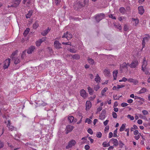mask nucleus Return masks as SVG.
Wrapping results in <instances>:
<instances>
[{
  "label": "nucleus",
  "mask_w": 150,
  "mask_h": 150,
  "mask_svg": "<svg viewBox=\"0 0 150 150\" xmlns=\"http://www.w3.org/2000/svg\"><path fill=\"white\" fill-rule=\"evenodd\" d=\"M146 74H148L149 73L148 70L146 69V68L144 69V70H142Z\"/></svg>",
  "instance_id": "0e129e2a"
},
{
  "label": "nucleus",
  "mask_w": 150,
  "mask_h": 150,
  "mask_svg": "<svg viewBox=\"0 0 150 150\" xmlns=\"http://www.w3.org/2000/svg\"><path fill=\"white\" fill-rule=\"evenodd\" d=\"M102 135V134L100 132H98L96 135L97 137L98 138L101 137Z\"/></svg>",
  "instance_id": "c03bdc74"
},
{
  "label": "nucleus",
  "mask_w": 150,
  "mask_h": 150,
  "mask_svg": "<svg viewBox=\"0 0 150 150\" xmlns=\"http://www.w3.org/2000/svg\"><path fill=\"white\" fill-rule=\"evenodd\" d=\"M62 44L64 45H71V43L70 42H63L62 43Z\"/></svg>",
  "instance_id": "4d7b16f0"
},
{
  "label": "nucleus",
  "mask_w": 150,
  "mask_h": 150,
  "mask_svg": "<svg viewBox=\"0 0 150 150\" xmlns=\"http://www.w3.org/2000/svg\"><path fill=\"white\" fill-rule=\"evenodd\" d=\"M127 117L128 118L130 119L131 120H133L134 119V117L133 116H131L130 115H127Z\"/></svg>",
  "instance_id": "a18cd8bd"
},
{
  "label": "nucleus",
  "mask_w": 150,
  "mask_h": 150,
  "mask_svg": "<svg viewBox=\"0 0 150 150\" xmlns=\"http://www.w3.org/2000/svg\"><path fill=\"white\" fill-rule=\"evenodd\" d=\"M55 3L57 5L59 4L61 1V0H55Z\"/></svg>",
  "instance_id": "13d9d810"
},
{
  "label": "nucleus",
  "mask_w": 150,
  "mask_h": 150,
  "mask_svg": "<svg viewBox=\"0 0 150 150\" xmlns=\"http://www.w3.org/2000/svg\"><path fill=\"white\" fill-rule=\"evenodd\" d=\"M4 145L3 142L0 140V149L3 147L4 146Z\"/></svg>",
  "instance_id": "603ef678"
},
{
  "label": "nucleus",
  "mask_w": 150,
  "mask_h": 150,
  "mask_svg": "<svg viewBox=\"0 0 150 150\" xmlns=\"http://www.w3.org/2000/svg\"><path fill=\"white\" fill-rule=\"evenodd\" d=\"M35 49V47L34 46H31L27 50V53L28 54L31 53Z\"/></svg>",
  "instance_id": "4468645a"
},
{
  "label": "nucleus",
  "mask_w": 150,
  "mask_h": 150,
  "mask_svg": "<svg viewBox=\"0 0 150 150\" xmlns=\"http://www.w3.org/2000/svg\"><path fill=\"white\" fill-rule=\"evenodd\" d=\"M125 125H126V124H122V125L120 129V132L123 131L124 130L125 127Z\"/></svg>",
  "instance_id": "c9c22d12"
},
{
  "label": "nucleus",
  "mask_w": 150,
  "mask_h": 150,
  "mask_svg": "<svg viewBox=\"0 0 150 150\" xmlns=\"http://www.w3.org/2000/svg\"><path fill=\"white\" fill-rule=\"evenodd\" d=\"M114 26L116 28L118 29L120 31L122 30V28L121 25L118 23H116L114 24Z\"/></svg>",
  "instance_id": "aec40b11"
},
{
  "label": "nucleus",
  "mask_w": 150,
  "mask_h": 150,
  "mask_svg": "<svg viewBox=\"0 0 150 150\" xmlns=\"http://www.w3.org/2000/svg\"><path fill=\"white\" fill-rule=\"evenodd\" d=\"M119 145L121 148H122L123 145H124V144L121 141H119Z\"/></svg>",
  "instance_id": "5fc2aeb1"
},
{
  "label": "nucleus",
  "mask_w": 150,
  "mask_h": 150,
  "mask_svg": "<svg viewBox=\"0 0 150 150\" xmlns=\"http://www.w3.org/2000/svg\"><path fill=\"white\" fill-rule=\"evenodd\" d=\"M117 129L116 128V129L114 132V135L113 137H115L117 136Z\"/></svg>",
  "instance_id": "09e8293b"
},
{
  "label": "nucleus",
  "mask_w": 150,
  "mask_h": 150,
  "mask_svg": "<svg viewBox=\"0 0 150 150\" xmlns=\"http://www.w3.org/2000/svg\"><path fill=\"white\" fill-rule=\"evenodd\" d=\"M17 53V52L15 51L14 52H13L12 54L11 55V58L12 59L14 57H14V56Z\"/></svg>",
  "instance_id": "37998d69"
},
{
  "label": "nucleus",
  "mask_w": 150,
  "mask_h": 150,
  "mask_svg": "<svg viewBox=\"0 0 150 150\" xmlns=\"http://www.w3.org/2000/svg\"><path fill=\"white\" fill-rule=\"evenodd\" d=\"M93 87L94 89L96 91H97L100 88V86L99 85H93Z\"/></svg>",
  "instance_id": "f704fd0d"
},
{
  "label": "nucleus",
  "mask_w": 150,
  "mask_h": 150,
  "mask_svg": "<svg viewBox=\"0 0 150 150\" xmlns=\"http://www.w3.org/2000/svg\"><path fill=\"white\" fill-rule=\"evenodd\" d=\"M106 113L105 110H103L101 112V115L99 116V118L101 120L104 119L105 118V114Z\"/></svg>",
  "instance_id": "9b49d317"
},
{
  "label": "nucleus",
  "mask_w": 150,
  "mask_h": 150,
  "mask_svg": "<svg viewBox=\"0 0 150 150\" xmlns=\"http://www.w3.org/2000/svg\"><path fill=\"white\" fill-rule=\"evenodd\" d=\"M10 7H16V6H14L13 4H11L10 5H8V8H9Z\"/></svg>",
  "instance_id": "69168bd1"
},
{
  "label": "nucleus",
  "mask_w": 150,
  "mask_h": 150,
  "mask_svg": "<svg viewBox=\"0 0 150 150\" xmlns=\"http://www.w3.org/2000/svg\"><path fill=\"white\" fill-rule=\"evenodd\" d=\"M147 64V62L146 60V58L144 57L143 59V61L142 62V70H144V69L146 68V67Z\"/></svg>",
  "instance_id": "f8f14e48"
},
{
  "label": "nucleus",
  "mask_w": 150,
  "mask_h": 150,
  "mask_svg": "<svg viewBox=\"0 0 150 150\" xmlns=\"http://www.w3.org/2000/svg\"><path fill=\"white\" fill-rule=\"evenodd\" d=\"M146 91V89L144 88H142L139 91V93H145Z\"/></svg>",
  "instance_id": "58836bf2"
},
{
  "label": "nucleus",
  "mask_w": 150,
  "mask_h": 150,
  "mask_svg": "<svg viewBox=\"0 0 150 150\" xmlns=\"http://www.w3.org/2000/svg\"><path fill=\"white\" fill-rule=\"evenodd\" d=\"M104 73L106 76H108L109 75L110 72L108 70L105 69L104 71Z\"/></svg>",
  "instance_id": "8fccbe9b"
},
{
  "label": "nucleus",
  "mask_w": 150,
  "mask_h": 150,
  "mask_svg": "<svg viewBox=\"0 0 150 150\" xmlns=\"http://www.w3.org/2000/svg\"><path fill=\"white\" fill-rule=\"evenodd\" d=\"M88 0H83V5L84 7H87L88 5Z\"/></svg>",
  "instance_id": "c756f323"
},
{
  "label": "nucleus",
  "mask_w": 150,
  "mask_h": 150,
  "mask_svg": "<svg viewBox=\"0 0 150 150\" xmlns=\"http://www.w3.org/2000/svg\"><path fill=\"white\" fill-rule=\"evenodd\" d=\"M129 63H127L126 64L125 62L123 63L122 65L121 66V67L122 68H128V66H129Z\"/></svg>",
  "instance_id": "cd10ccee"
},
{
  "label": "nucleus",
  "mask_w": 150,
  "mask_h": 150,
  "mask_svg": "<svg viewBox=\"0 0 150 150\" xmlns=\"http://www.w3.org/2000/svg\"><path fill=\"white\" fill-rule=\"evenodd\" d=\"M47 39L46 37H43L41 39H39L36 42V45L37 46H40L41 43L45 41Z\"/></svg>",
  "instance_id": "39448f33"
},
{
  "label": "nucleus",
  "mask_w": 150,
  "mask_h": 150,
  "mask_svg": "<svg viewBox=\"0 0 150 150\" xmlns=\"http://www.w3.org/2000/svg\"><path fill=\"white\" fill-rule=\"evenodd\" d=\"M50 30V29L48 28L47 29L43 31L41 33V34L43 36H45L48 33Z\"/></svg>",
  "instance_id": "5701e85b"
},
{
  "label": "nucleus",
  "mask_w": 150,
  "mask_h": 150,
  "mask_svg": "<svg viewBox=\"0 0 150 150\" xmlns=\"http://www.w3.org/2000/svg\"><path fill=\"white\" fill-rule=\"evenodd\" d=\"M12 59L14 61V63L15 64H17L20 62L21 61L20 59L18 58V57H15Z\"/></svg>",
  "instance_id": "f3484780"
},
{
  "label": "nucleus",
  "mask_w": 150,
  "mask_h": 150,
  "mask_svg": "<svg viewBox=\"0 0 150 150\" xmlns=\"http://www.w3.org/2000/svg\"><path fill=\"white\" fill-rule=\"evenodd\" d=\"M30 29L29 28H26V30H25L24 33L23 35L25 36H26L29 32Z\"/></svg>",
  "instance_id": "2f4dec72"
},
{
  "label": "nucleus",
  "mask_w": 150,
  "mask_h": 150,
  "mask_svg": "<svg viewBox=\"0 0 150 150\" xmlns=\"http://www.w3.org/2000/svg\"><path fill=\"white\" fill-rule=\"evenodd\" d=\"M142 112L144 115H146L148 114V112L147 110H143L142 111Z\"/></svg>",
  "instance_id": "bf43d9fd"
},
{
  "label": "nucleus",
  "mask_w": 150,
  "mask_h": 150,
  "mask_svg": "<svg viewBox=\"0 0 150 150\" xmlns=\"http://www.w3.org/2000/svg\"><path fill=\"white\" fill-rule=\"evenodd\" d=\"M112 142L113 144V146H117L119 143L118 142L117 139L112 138L111 139L109 142Z\"/></svg>",
  "instance_id": "9d476101"
},
{
  "label": "nucleus",
  "mask_w": 150,
  "mask_h": 150,
  "mask_svg": "<svg viewBox=\"0 0 150 150\" xmlns=\"http://www.w3.org/2000/svg\"><path fill=\"white\" fill-rule=\"evenodd\" d=\"M112 115L113 118H117V115L116 112H113L112 113Z\"/></svg>",
  "instance_id": "49530a36"
},
{
  "label": "nucleus",
  "mask_w": 150,
  "mask_h": 150,
  "mask_svg": "<svg viewBox=\"0 0 150 150\" xmlns=\"http://www.w3.org/2000/svg\"><path fill=\"white\" fill-rule=\"evenodd\" d=\"M135 99H139L141 100H142L143 101H144V100L142 98L140 97H138V96H135V98H134Z\"/></svg>",
  "instance_id": "3c124183"
},
{
  "label": "nucleus",
  "mask_w": 150,
  "mask_h": 150,
  "mask_svg": "<svg viewBox=\"0 0 150 150\" xmlns=\"http://www.w3.org/2000/svg\"><path fill=\"white\" fill-rule=\"evenodd\" d=\"M54 47L56 49L61 48V44L59 43V41L56 40L54 42Z\"/></svg>",
  "instance_id": "6e6552de"
},
{
  "label": "nucleus",
  "mask_w": 150,
  "mask_h": 150,
  "mask_svg": "<svg viewBox=\"0 0 150 150\" xmlns=\"http://www.w3.org/2000/svg\"><path fill=\"white\" fill-rule=\"evenodd\" d=\"M138 62L137 60L133 61L131 63L129 64V66L132 68H135L138 65Z\"/></svg>",
  "instance_id": "423d86ee"
},
{
  "label": "nucleus",
  "mask_w": 150,
  "mask_h": 150,
  "mask_svg": "<svg viewBox=\"0 0 150 150\" xmlns=\"http://www.w3.org/2000/svg\"><path fill=\"white\" fill-rule=\"evenodd\" d=\"M74 127L70 125H68L66 127V133L67 134L68 133L71 132L73 129Z\"/></svg>",
  "instance_id": "1a4fd4ad"
},
{
  "label": "nucleus",
  "mask_w": 150,
  "mask_h": 150,
  "mask_svg": "<svg viewBox=\"0 0 150 150\" xmlns=\"http://www.w3.org/2000/svg\"><path fill=\"white\" fill-rule=\"evenodd\" d=\"M80 95L83 98H85L86 97V95L85 91L83 89L81 91Z\"/></svg>",
  "instance_id": "6ab92c4d"
},
{
  "label": "nucleus",
  "mask_w": 150,
  "mask_h": 150,
  "mask_svg": "<svg viewBox=\"0 0 150 150\" xmlns=\"http://www.w3.org/2000/svg\"><path fill=\"white\" fill-rule=\"evenodd\" d=\"M109 129V127L108 126H107L105 129L104 130L105 132V133H107L108 132V130Z\"/></svg>",
  "instance_id": "052dcab7"
},
{
  "label": "nucleus",
  "mask_w": 150,
  "mask_h": 150,
  "mask_svg": "<svg viewBox=\"0 0 150 150\" xmlns=\"http://www.w3.org/2000/svg\"><path fill=\"white\" fill-rule=\"evenodd\" d=\"M88 62L91 64H93L94 63V61L93 59L90 58L89 57L88 58Z\"/></svg>",
  "instance_id": "473e14b6"
},
{
  "label": "nucleus",
  "mask_w": 150,
  "mask_h": 150,
  "mask_svg": "<svg viewBox=\"0 0 150 150\" xmlns=\"http://www.w3.org/2000/svg\"><path fill=\"white\" fill-rule=\"evenodd\" d=\"M87 132L91 134H93V131L92 129L91 128L88 129L87 130Z\"/></svg>",
  "instance_id": "864d4df0"
},
{
  "label": "nucleus",
  "mask_w": 150,
  "mask_h": 150,
  "mask_svg": "<svg viewBox=\"0 0 150 150\" xmlns=\"http://www.w3.org/2000/svg\"><path fill=\"white\" fill-rule=\"evenodd\" d=\"M120 13L122 14H124L125 13V10L124 8L123 7H121L120 8L119 10Z\"/></svg>",
  "instance_id": "c85d7f7f"
},
{
  "label": "nucleus",
  "mask_w": 150,
  "mask_h": 150,
  "mask_svg": "<svg viewBox=\"0 0 150 150\" xmlns=\"http://www.w3.org/2000/svg\"><path fill=\"white\" fill-rule=\"evenodd\" d=\"M21 0H13L12 3L13 4L14 6H16V7L19 4Z\"/></svg>",
  "instance_id": "a211bd4d"
},
{
  "label": "nucleus",
  "mask_w": 150,
  "mask_h": 150,
  "mask_svg": "<svg viewBox=\"0 0 150 150\" xmlns=\"http://www.w3.org/2000/svg\"><path fill=\"white\" fill-rule=\"evenodd\" d=\"M39 24L38 22L36 21L35 23L33 25V28L34 29H36L39 26Z\"/></svg>",
  "instance_id": "7c9ffc66"
},
{
  "label": "nucleus",
  "mask_w": 150,
  "mask_h": 150,
  "mask_svg": "<svg viewBox=\"0 0 150 150\" xmlns=\"http://www.w3.org/2000/svg\"><path fill=\"white\" fill-rule=\"evenodd\" d=\"M92 122V121L90 119H89L88 118H87L86 119L85 122H87L88 123V124H90L91 123V122Z\"/></svg>",
  "instance_id": "de8ad7c7"
},
{
  "label": "nucleus",
  "mask_w": 150,
  "mask_h": 150,
  "mask_svg": "<svg viewBox=\"0 0 150 150\" xmlns=\"http://www.w3.org/2000/svg\"><path fill=\"white\" fill-rule=\"evenodd\" d=\"M8 124L7 125V127L8 128L9 130L12 131L14 129V127L11 125L10 120H8Z\"/></svg>",
  "instance_id": "ddd939ff"
},
{
  "label": "nucleus",
  "mask_w": 150,
  "mask_h": 150,
  "mask_svg": "<svg viewBox=\"0 0 150 150\" xmlns=\"http://www.w3.org/2000/svg\"><path fill=\"white\" fill-rule=\"evenodd\" d=\"M84 7L83 4L82 2L80 1L77 2L74 6V8L76 10H78Z\"/></svg>",
  "instance_id": "f03ea898"
},
{
  "label": "nucleus",
  "mask_w": 150,
  "mask_h": 150,
  "mask_svg": "<svg viewBox=\"0 0 150 150\" xmlns=\"http://www.w3.org/2000/svg\"><path fill=\"white\" fill-rule=\"evenodd\" d=\"M84 148L85 149L88 150L90 148V146L88 145H86L85 146Z\"/></svg>",
  "instance_id": "338daca9"
},
{
  "label": "nucleus",
  "mask_w": 150,
  "mask_h": 150,
  "mask_svg": "<svg viewBox=\"0 0 150 150\" xmlns=\"http://www.w3.org/2000/svg\"><path fill=\"white\" fill-rule=\"evenodd\" d=\"M62 38H66L68 40H69L70 39L72 38V34L69 32H67L66 33H64V35L62 36Z\"/></svg>",
  "instance_id": "7ed1b4c3"
},
{
  "label": "nucleus",
  "mask_w": 150,
  "mask_h": 150,
  "mask_svg": "<svg viewBox=\"0 0 150 150\" xmlns=\"http://www.w3.org/2000/svg\"><path fill=\"white\" fill-rule=\"evenodd\" d=\"M127 81L129 82H132L134 83H136L137 82V81L136 80H135L132 78H130L128 79Z\"/></svg>",
  "instance_id": "4c0bfd02"
},
{
  "label": "nucleus",
  "mask_w": 150,
  "mask_h": 150,
  "mask_svg": "<svg viewBox=\"0 0 150 150\" xmlns=\"http://www.w3.org/2000/svg\"><path fill=\"white\" fill-rule=\"evenodd\" d=\"M76 143L74 139H72L69 142L68 145L66 146V149H68L74 146Z\"/></svg>",
  "instance_id": "20e7f679"
},
{
  "label": "nucleus",
  "mask_w": 150,
  "mask_h": 150,
  "mask_svg": "<svg viewBox=\"0 0 150 150\" xmlns=\"http://www.w3.org/2000/svg\"><path fill=\"white\" fill-rule=\"evenodd\" d=\"M150 38V36L149 35H146V37H144L143 39L146 41H148Z\"/></svg>",
  "instance_id": "e433bc0d"
},
{
  "label": "nucleus",
  "mask_w": 150,
  "mask_h": 150,
  "mask_svg": "<svg viewBox=\"0 0 150 150\" xmlns=\"http://www.w3.org/2000/svg\"><path fill=\"white\" fill-rule=\"evenodd\" d=\"M33 12V11L32 10H30L26 15V18H30Z\"/></svg>",
  "instance_id": "4be33fe9"
},
{
  "label": "nucleus",
  "mask_w": 150,
  "mask_h": 150,
  "mask_svg": "<svg viewBox=\"0 0 150 150\" xmlns=\"http://www.w3.org/2000/svg\"><path fill=\"white\" fill-rule=\"evenodd\" d=\"M118 71L117 70L116 71H114L113 72V77H114V80H115L116 79V77L117 75V74L118 73Z\"/></svg>",
  "instance_id": "bb28decb"
},
{
  "label": "nucleus",
  "mask_w": 150,
  "mask_h": 150,
  "mask_svg": "<svg viewBox=\"0 0 150 150\" xmlns=\"http://www.w3.org/2000/svg\"><path fill=\"white\" fill-rule=\"evenodd\" d=\"M26 50H24L22 53V55L21 56V58L23 59V56L25 55V53H26Z\"/></svg>",
  "instance_id": "e2e57ef3"
},
{
  "label": "nucleus",
  "mask_w": 150,
  "mask_h": 150,
  "mask_svg": "<svg viewBox=\"0 0 150 150\" xmlns=\"http://www.w3.org/2000/svg\"><path fill=\"white\" fill-rule=\"evenodd\" d=\"M69 51L71 53H75L76 52V50H75L74 48H70Z\"/></svg>",
  "instance_id": "79ce46f5"
},
{
  "label": "nucleus",
  "mask_w": 150,
  "mask_h": 150,
  "mask_svg": "<svg viewBox=\"0 0 150 150\" xmlns=\"http://www.w3.org/2000/svg\"><path fill=\"white\" fill-rule=\"evenodd\" d=\"M68 120L70 123H71L74 121V117L73 116H69L68 117Z\"/></svg>",
  "instance_id": "393cba45"
},
{
  "label": "nucleus",
  "mask_w": 150,
  "mask_h": 150,
  "mask_svg": "<svg viewBox=\"0 0 150 150\" xmlns=\"http://www.w3.org/2000/svg\"><path fill=\"white\" fill-rule=\"evenodd\" d=\"M125 85H117V89H119L120 88L124 87H125Z\"/></svg>",
  "instance_id": "680f3d73"
},
{
  "label": "nucleus",
  "mask_w": 150,
  "mask_h": 150,
  "mask_svg": "<svg viewBox=\"0 0 150 150\" xmlns=\"http://www.w3.org/2000/svg\"><path fill=\"white\" fill-rule=\"evenodd\" d=\"M109 142L108 143H107L106 142H104L103 143V145L104 147H108L110 146V144H109Z\"/></svg>",
  "instance_id": "a19ab883"
},
{
  "label": "nucleus",
  "mask_w": 150,
  "mask_h": 150,
  "mask_svg": "<svg viewBox=\"0 0 150 150\" xmlns=\"http://www.w3.org/2000/svg\"><path fill=\"white\" fill-rule=\"evenodd\" d=\"M108 90V88L107 87L105 88L102 90L101 91V95L102 96L104 95V93L106 92L107 90Z\"/></svg>",
  "instance_id": "ea45409f"
},
{
  "label": "nucleus",
  "mask_w": 150,
  "mask_h": 150,
  "mask_svg": "<svg viewBox=\"0 0 150 150\" xmlns=\"http://www.w3.org/2000/svg\"><path fill=\"white\" fill-rule=\"evenodd\" d=\"M139 13L141 15H142L144 13V10L143 7L142 6H140L138 7Z\"/></svg>",
  "instance_id": "2eb2a0df"
},
{
  "label": "nucleus",
  "mask_w": 150,
  "mask_h": 150,
  "mask_svg": "<svg viewBox=\"0 0 150 150\" xmlns=\"http://www.w3.org/2000/svg\"><path fill=\"white\" fill-rule=\"evenodd\" d=\"M91 106V103L89 101H87L86 103V110H89Z\"/></svg>",
  "instance_id": "dca6fc26"
},
{
  "label": "nucleus",
  "mask_w": 150,
  "mask_h": 150,
  "mask_svg": "<svg viewBox=\"0 0 150 150\" xmlns=\"http://www.w3.org/2000/svg\"><path fill=\"white\" fill-rule=\"evenodd\" d=\"M132 21H135V26H137L139 23V20L138 19H135L134 18H132Z\"/></svg>",
  "instance_id": "72a5a7b5"
},
{
  "label": "nucleus",
  "mask_w": 150,
  "mask_h": 150,
  "mask_svg": "<svg viewBox=\"0 0 150 150\" xmlns=\"http://www.w3.org/2000/svg\"><path fill=\"white\" fill-rule=\"evenodd\" d=\"M124 29L125 31H127L128 30V28L127 25H125L124 26Z\"/></svg>",
  "instance_id": "774afa93"
},
{
  "label": "nucleus",
  "mask_w": 150,
  "mask_h": 150,
  "mask_svg": "<svg viewBox=\"0 0 150 150\" xmlns=\"http://www.w3.org/2000/svg\"><path fill=\"white\" fill-rule=\"evenodd\" d=\"M88 89L89 94L91 95H92L93 92V89L90 87L89 86L88 87Z\"/></svg>",
  "instance_id": "a878e982"
},
{
  "label": "nucleus",
  "mask_w": 150,
  "mask_h": 150,
  "mask_svg": "<svg viewBox=\"0 0 150 150\" xmlns=\"http://www.w3.org/2000/svg\"><path fill=\"white\" fill-rule=\"evenodd\" d=\"M71 56L74 59H78L80 58V56L78 54H75L74 55H71Z\"/></svg>",
  "instance_id": "b1692460"
},
{
  "label": "nucleus",
  "mask_w": 150,
  "mask_h": 150,
  "mask_svg": "<svg viewBox=\"0 0 150 150\" xmlns=\"http://www.w3.org/2000/svg\"><path fill=\"white\" fill-rule=\"evenodd\" d=\"M11 59L8 58L6 59L4 62V69L7 68L9 66L10 63Z\"/></svg>",
  "instance_id": "0eeeda50"
},
{
  "label": "nucleus",
  "mask_w": 150,
  "mask_h": 150,
  "mask_svg": "<svg viewBox=\"0 0 150 150\" xmlns=\"http://www.w3.org/2000/svg\"><path fill=\"white\" fill-rule=\"evenodd\" d=\"M100 78L99 76V75L98 74H97L96 78L95 79V81L97 83H99L100 82Z\"/></svg>",
  "instance_id": "412c9836"
},
{
  "label": "nucleus",
  "mask_w": 150,
  "mask_h": 150,
  "mask_svg": "<svg viewBox=\"0 0 150 150\" xmlns=\"http://www.w3.org/2000/svg\"><path fill=\"white\" fill-rule=\"evenodd\" d=\"M105 17V15L103 13H100L97 14L95 17V19L96 21L98 23L100 21L103 19Z\"/></svg>",
  "instance_id": "f257e3e1"
},
{
  "label": "nucleus",
  "mask_w": 150,
  "mask_h": 150,
  "mask_svg": "<svg viewBox=\"0 0 150 150\" xmlns=\"http://www.w3.org/2000/svg\"><path fill=\"white\" fill-rule=\"evenodd\" d=\"M128 105V104L125 103H123L121 104V106L122 107H125L127 106Z\"/></svg>",
  "instance_id": "6e6d98bb"
}]
</instances>
